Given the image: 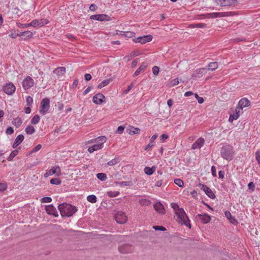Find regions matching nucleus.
<instances>
[{
  "instance_id": "obj_1",
  "label": "nucleus",
  "mask_w": 260,
  "mask_h": 260,
  "mask_svg": "<svg viewBox=\"0 0 260 260\" xmlns=\"http://www.w3.org/2000/svg\"><path fill=\"white\" fill-rule=\"evenodd\" d=\"M107 138L105 136H100L96 138L93 139L88 141L86 144H94L92 146L88 148V151L89 153H92L102 149L104 147V144L106 142Z\"/></svg>"
},
{
  "instance_id": "obj_2",
  "label": "nucleus",
  "mask_w": 260,
  "mask_h": 260,
  "mask_svg": "<svg viewBox=\"0 0 260 260\" xmlns=\"http://www.w3.org/2000/svg\"><path fill=\"white\" fill-rule=\"evenodd\" d=\"M58 209L62 217H70L77 211L75 206L67 203L59 205L58 206Z\"/></svg>"
},
{
  "instance_id": "obj_3",
  "label": "nucleus",
  "mask_w": 260,
  "mask_h": 260,
  "mask_svg": "<svg viewBox=\"0 0 260 260\" xmlns=\"http://www.w3.org/2000/svg\"><path fill=\"white\" fill-rule=\"evenodd\" d=\"M234 153L233 147L230 145H225L222 147L221 150V156L228 161L233 158Z\"/></svg>"
},
{
  "instance_id": "obj_4",
  "label": "nucleus",
  "mask_w": 260,
  "mask_h": 260,
  "mask_svg": "<svg viewBox=\"0 0 260 260\" xmlns=\"http://www.w3.org/2000/svg\"><path fill=\"white\" fill-rule=\"evenodd\" d=\"M175 214L177 217V220L179 223L184 224L189 228H191L190 220L183 209L178 210Z\"/></svg>"
},
{
  "instance_id": "obj_5",
  "label": "nucleus",
  "mask_w": 260,
  "mask_h": 260,
  "mask_svg": "<svg viewBox=\"0 0 260 260\" xmlns=\"http://www.w3.org/2000/svg\"><path fill=\"white\" fill-rule=\"evenodd\" d=\"M50 107V100L47 98L43 99L41 103L39 112L42 115H45Z\"/></svg>"
},
{
  "instance_id": "obj_6",
  "label": "nucleus",
  "mask_w": 260,
  "mask_h": 260,
  "mask_svg": "<svg viewBox=\"0 0 260 260\" xmlns=\"http://www.w3.org/2000/svg\"><path fill=\"white\" fill-rule=\"evenodd\" d=\"M217 5L221 7L235 6L238 4V0H215Z\"/></svg>"
},
{
  "instance_id": "obj_7",
  "label": "nucleus",
  "mask_w": 260,
  "mask_h": 260,
  "mask_svg": "<svg viewBox=\"0 0 260 260\" xmlns=\"http://www.w3.org/2000/svg\"><path fill=\"white\" fill-rule=\"evenodd\" d=\"M34 85V81L30 76H27L22 82L23 88L25 90H28L32 87Z\"/></svg>"
},
{
  "instance_id": "obj_8",
  "label": "nucleus",
  "mask_w": 260,
  "mask_h": 260,
  "mask_svg": "<svg viewBox=\"0 0 260 260\" xmlns=\"http://www.w3.org/2000/svg\"><path fill=\"white\" fill-rule=\"evenodd\" d=\"M115 219L117 223L122 224L126 222L127 217L123 212L118 211L115 214Z\"/></svg>"
},
{
  "instance_id": "obj_9",
  "label": "nucleus",
  "mask_w": 260,
  "mask_h": 260,
  "mask_svg": "<svg viewBox=\"0 0 260 260\" xmlns=\"http://www.w3.org/2000/svg\"><path fill=\"white\" fill-rule=\"evenodd\" d=\"M3 90L8 95H11L15 92L16 87L12 83L10 82L3 86Z\"/></svg>"
},
{
  "instance_id": "obj_10",
  "label": "nucleus",
  "mask_w": 260,
  "mask_h": 260,
  "mask_svg": "<svg viewBox=\"0 0 260 260\" xmlns=\"http://www.w3.org/2000/svg\"><path fill=\"white\" fill-rule=\"evenodd\" d=\"M152 40V36L151 35H147L135 38L133 39V41L135 43H140L142 44H144L147 42L151 41Z\"/></svg>"
},
{
  "instance_id": "obj_11",
  "label": "nucleus",
  "mask_w": 260,
  "mask_h": 260,
  "mask_svg": "<svg viewBox=\"0 0 260 260\" xmlns=\"http://www.w3.org/2000/svg\"><path fill=\"white\" fill-rule=\"evenodd\" d=\"M48 23L49 21L46 19H35L30 23V25L31 26L35 27L37 26L41 27Z\"/></svg>"
},
{
  "instance_id": "obj_12",
  "label": "nucleus",
  "mask_w": 260,
  "mask_h": 260,
  "mask_svg": "<svg viewBox=\"0 0 260 260\" xmlns=\"http://www.w3.org/2000/svg\"><path fill=\"white\" fill-rule=\"evenodd\" d=\"M235 12H214L213 13V18L231 17L236 15Z\"/></svg>"
},
{
  "instance_id": "obj_13",
  "label": "nucleus",
  "mask_w": 260,
  "mask_h": 260,
  "mask_svg": "<svg viewBox=\"0 0 260 260\" xmlns=\"http://www.w3.org/2000/svg\"><path fill=\"white\" fill-rule=\"evenodd\" d=\"M54 174H56L57 176H59L61 175V171L59 167L56 166L51 168L48 171L44 174V177L47 178Z\"/></svg>"
},
{
  "instance_id": "obj_14",
  "label": "nucleus",
  "mask_w": 260,
  "mask_h": 260,
  "mask_svg": "<svg viewBox=\"0 0 260 260\" xmlns=\"http://www.w3.org/2000/svg\"><path fill=\"white\" fill-rule=\"evenodd\" d=\"M250 103V102L249 100L247 98H243L239 101L236 107L238 108V109L242 111L244 108L249 106Z\"/></svg>"
},
{
  "instance_id": "obj_15",
  "label": "nucleus",
  "mask_w": 260,
  "mask_h": 260,
  "mask_svg": "<svg viewBox=\"0 0 260 260\" xmlns=\"http://www.w3.org/2000/svg\"><path fill=\"white\" fill-rule=\"evenodd\" d=\"M201 189L205 192L207 196L211 199L215 198V196L212 190L205 184L202 185Z\"/></svg>"
},
{
  "instance_id": "obj_16",
  "label": "nucleus",
  "mask_w": 260,
  "mask_h": 260,
  "mask_svg": "<svg viewBox=\"0 0 260 260\" xmlns=\"http://www.w3.org/2000/svg\"><path fill=\"white\" fill-rule=\"evenodd\" d=\"M45 210L48 214L52 215L55 217L58 216L56 209L52 205L46 206L45 207Z\"/></svg>"
},
{
  "instance_id": "obj_17",
  "label": "nucleus",
  "mask_w": 260,
  "mask_h": 260,
  "mask_svg": "<svg viewBox=\"0 0 260 260\" xmlns=\"http://www.w3.org/2000/svg\"><path fill=\"white\" fill-rule=\"evenodd\" d=\"M105 99V96L102 93H98L93 96L92 101L96 104H101Z\"/></svg>"
},
{
  "instance_id": "obj_18",
  "label": "nucleus",
  "mask_w": 260,
  "mask_h": 260,
  "mask_svg": "<svg viewBox=\"0 0 260 260\" xmlns=\"http://www.w3.org/2000/svg\"><path fill=\"white\" fill-rule=\"evenodd\" d=\"M133 250V249L132 247H131V246L128 244H125V245H122L119 248V251L121 253H130V252H132Z\"/></svg>"
},
{
  "instance_id": "obj_19",
  "label": "nucleus",
  "mask_w": 260,
  "mask_h": 260,
  "mask_svg": "<svg viewBox=\"0 0 260 260\" xmlns=\"http://www.w3.org/2000/svg\"><path fill=\"white\" fill-rule=\"evenodd\" d=\"M154 209L159 214H164L165 213V209L164 206L160 202H157L154 204Z\"/></svg>"
},
{
  "instance_id": "obj_20",
  "label": "nucleus",
  "mask_w": 260,
  "mask_h": 260,
  "mask_svg": "<svg viewBox=\"0 0 260 260\" xmlns=\"http://www.w3.org/2000/svg\"><path fill=\"white\" fill-rule=\"evenodd\" d=\"M204 144V139L200 138L192 145V149H196L201 148Z\"/></svg>"
},
{
  "instance_id": "obj_21",
  "label": "nucleus",
  "mask_w": 260,
  "mask_h": 260,
  "mask_svg": "<svg viewBox=\"0 0 260 260\" xmlns=\"http://www.w3.org/2000/svg\"><path fill=\"white\" fill-rule=\"evenodd\" d=\"M148 66V63L146 62H143L141 63L139 68L136 71L134 74V76H137L140 74L142 72L145 71Z\"/></svg>"
},
{
  "instance_id": "obj_22",
  "label": "nucleus",
  "mask_w": 260,
  "mask_h": 260,
  "mask_svg": "<svg viewBox=\"0 0 260 260\" xmlns=\"http://www.w3.org/2000/svg\"><path fill=\"white\" fill-rule=\"evenodd\" d=\"M157 137L158 135L157 134H154L152 136L150 140V142L147 146H146L145 148V150L149 151L150 149L154 145V141L157 139Z\"/></svg>"
},
{
  "instance_id": "obj_23",
  "label": "nucleus",
  "mask_w": 260,
  "mask_h": 260,
  "mask_svg": "<svg viewBox=\"0 0 260 260\" xmlns=\"http://www.w3.org/2000/svg\"><path fill=\"white\" fill-rule=\"evenodd\" d=\"M126 132L131 135H134L135 134H139L140 133V129L138 127H135L134 126H129L126 129Z\"/></svg>"
},
{
  "instance_id": "obj_24",
  "label": "nucleus",
  "mask_w": 260,
  "mask_h": 260,
  "mask_svg": "<svg viewBox=\"0 0 260 260\" xmlns=\"http://www.w3.org/2000/svg\"><path fill=\"white\" fill-rule=\"evenodd\" d=\"M107 15L105 14H96L91 15L90 17L91 19H95L99 21H104L106 20Z\"/></svg>"
},
{
  "instance_id": "obj_25",
  "label": "nucleus",
  "mask_w": 260,
  "mask_h": 260,
  "mask_svg": "<svg viewBox=\"0 0 260 260\" xmlns=\"http://www.w3.org/2000/svg\"><path fill=\"white\" fill-rule=\"evenodd\" d=\"M24 140V136L22 135H18L15 140L13 144V148L17 147Z\"/></svg>"
},
{
  "instance_id": "obj_26",
  "label": "nucleus",
  "mask_w": 260,
  "mask_h": 260,
  "mask_svg": "<svg viewBox=\"0 0 260 260\" xmlns=\"http://www.w3.org/2000/svg\"><path fill=\"white\" fill-rule=\"evenodd\" d=\"M198 216L200 217V219L202 220V221L204 223H209L211 220V217L207 214H205L204 215L199 214Z\"/></svg>"
},
{
  "instance_id": "obj_27",
  "label": "nucleus",
  "mask_w": 260,
  "mask_h": 260,
  "mask_svg": "<svg viewBox=\"0 0 260 260\" xmlns=\"http://www.w3.org/2000/svg\"><path fill=\"white\" fill-rule=\"evenodd\" d=\"M33 34L30 31H25L24 32H21V37H24V38H22V40H26L27 39H30L32 37Z\"/></svg>"
},
{
  "instance_id": "obj_28",
  "label": "nucleus",
  "mask_w": 260,
  "mask_h": 260,
  "mask_svg": "<svg viewBox=\"0 0 260 260\" xmlns=\"http://www.w3.org/2000/svg\"><path fill=\"white\" fill-rule=\"evenodd\" d=\"M224 214L225 217L229 220L230 222L234 224H236L237 223V221L236 220V219L232 217L231 213L230 212L228 211H226L224 212Z\"/></svg>"
},
{
  "instance_id": "obj_29",
  "label": "nucleus",
  "mask_w": 260,
  "mask_h": 260,
  "mask_svg": "<svg viewBox=\"0 0 260 260\" xmlns=\"http://www.w3.org/2000/svg\"><path fill=\"white\" fill-rule=\"evenodd\" d=\"M10 34L9 36L13 39H15L17 37H21V32L19 33L18 30L11 29L10 30Z\"/></svg>"
},
{
  "instance_id": "obj_30",
  "label": "nucleus",
  "mask_w": 260,
  "mask_h": 260,
  "mask_svg": "<svg viewBox=\"0 0 260 260\" xmlns=\"http://www.w3.org/2000/svg\"><path fill=\"white\" fill-rule=\"evenodd\" d=\"M112 81V80L111 78L103 80L98 85V88L101 89L103 88L104 87L108 85Z\"/></svg>"
},
{
  "instance_id": "obj_31",
  "label": "nucleus",
  "mask_w": 260,
  "mask_h": 260,
  "mask_svg": "<svg viewBox=\"0 0 260 260\" xmlns=\"http://www.w3.org/2000/svg\"><path fill=\"white\" fill-rule=\"evenodd\" d=\"M22 123L21 119L19 117H17L13 119L12 124L15 125L17 128L19 127Z\"/></svg>"
},
{
  "instance_id": "obj_32",
  "label": "nucleus",
  "mask_w": 260,
  "mask_h": 260,
  "mask_svg": "<svg viewBox=\"0 0 260 260\" xmlns=\"http://www.w3.org/2000/svg\"><path fill=\"white\" fill-rule=\"evenodd\" d=\"M144 171L145 174H146L147 175H151L155 171V167H152L151 168H150L148 167H146L144 168Z\"/></svg>"
},
{
  "instance_id": "obj_33",
  "label": "nucleus",
  "mask_w": 260,
  "mask_h": 260,
  "mask_svg": "<svg viewBox=\"0 0 260 260\" xmlns=\"http://www.w3.org/2000/svg\"><path fill=\"white\" fill-rule=\"evenodd\" d=\"M121 35L127 38H131L135 37V33L134 31H124L122 32Z\"/></svg>"
},
{
  "instance_id": "obj_34",
  "label": "nucleus",
  "mask_w": 260,
  "mask_h": 260,
  "mask_svg": "<svg viewBox=\"0 0 260 260\" xmlns=\"http://www.w3.org/2000/svg\"><path fill=\"white\" fill-rule=\"evenodd\" d=\"M25 131L26 134L28 135H31L35 132V129L32 125H28L25 129Z\"/></svg>"
},
{
  "instance_id": "obj_35",
  "label": "nucleus",
  "mask_w": 260,
  "mask_h": 260,
  "mask_svg": "<svg viewBox=\"0 0 260 260\" xmlns=\"http://www.w3.org/2000/svg\"><path fill=\"white\" fill-rule=\"evenodd\" d=\"M208 67H209V69H208L209 70L213 71L218 68V63L217 62H210L208 64Z\"/></svg>"
},
{
  "instance_id": "obj_36",
  "label": "nucleus",
  "mask_w": 260,
  "mask_h": 260,
  "mask_svg": "<svg viewBox=\"0 0 260 260\" xmlns=\"http://www.w3.org/2000/svg\"><path fill=\"white\" fill-rule=\"evenodd\" d=\"M87 200L89 202L91 203H95L97 201L96 196L93 194L88 196Z\"/></svg>"
},
{
  "instance_id": "obj_37",
  "label": "nucleus",
  "mask_w": 260,
  "mask_h": 260,
  "mask_svg": "<svg viewBox=\"0 0 260 260\" xmlns=\"http://www.w3.org/2000/svg\"><path fill=\"white\" fill-rule=\"evenodd\" d=\"M242 113V111L238 109V108L236 107L235 111L233 112V114H232L234 117H236V119H238L240 116V114Z\"/></svg>"
},
{
  "instance_id": "obj_38",
  "label": "nucleus",
  "mask_w": 260,
  "mask_h": 260,
  "mask_svg": "<svg viewBox=\"0 0 260 260\" xmlns=\"http://www.w3.org/2000/svg\"><path fill=\"white\" fill-rule=\"evenodd\" d=\"M139 203L143 206H148L150 204V201L147 199H141Z\"/></svg>"
},
{
  "instance_id": "obj_39",
  "label": "nucleus",
  "mask_w": 260,
  "mask_h": 260,
  "mask_svg": "<svg viewBox=\"0 0 260 260\" xmlns=\"http://www.w3.org/2000/svg\"><path fill=\"white\" fill-rule=\"evenodd\" d=\"M120 161L118 158H114V159L109 161L107 163L108 166H112L116 164H117Z\"/></svg>"
},
{
  "instance_id": "obj_40",
  "label": "nucleus",
  "mask_w": 260,
  "mask_h": 260,
  "mask_svg": "<svg viewBox=\"0 0 260 260\" xmlns=\"http://www.w3.org/2000/svg\"><path fill=\"white\" fill-rule=\"evenodd\" d=\"M18 151L17 150L13 151L7 159L8 161H12L13 159L18 154Z\"/></svg>"
},
{
  "instance_id": "obj_41",
  "label": "nucleus",
  "mask_w": 260,
  "mask_h": 260,
  "mask_svg": "<svg viewBox=\"0 0 260 260\" xmlns=\"http://www.w3.org/2000/svg\"><path fill=\"white\" fill-rule=\"evenodd\" d=\"M96 177L101 181H105L107 178L106 174L102 173L97 174Z\"/></svg>"
},
{
  "instance_id": "obj_42",
  "label": "nucleus",
  "mask_w": 260,
  "mask_h": 260,
  "mask_svg": "<svg viewBox=\"0 0 260 260\" xmlns=\"http://www.w3.org/2000/svg\"><path fill=\"white\" fill-rule=\"evenodd\" d=\"M40 120V116L38 115L34 116L31 120V123L33 124H37Z\"/></svg>"
},
{
  "instance_id": "obj_43",
  "label": "nucleus",
  "mask_w": 260,
  "mask_h": 260,
  "mask_svg": "<svg viewBox=\"0 0 260 260\" xmlns=\"http://www.w3.org/2000/svg\"><path fill=\"white\" fill-rule=\"evenodd\" d=\"M206 24L203 23H199L197 24H192L191 25V27L192 28H205L206 27Z\"/></svg>"
},
{
  "instance_id": "obj_44",
  "label": "nucleus",
  "mask_w": 260,
  "mask_h": 260,
  "mask_svg": "<svg viewBox=\"0 0 260 260\" xmlns=\"http://www.w3.org/2000/svg\"><path fill=\"white\" fill-rule=\"evenodd\" d=\"M174 183L180 187H183L184 186V182L180 179H175Z\"/></svg>"
},
{
  "instance_id": "obj_45",
  "label": "nucleus",
  "mask_w": 260,
  "mask_h": 260,
  "mask_svg": "<svg viewBox=\"0 0 260 260\" xmlns=\"http://www.w3.org/2000/svg\"><path fill=\"white\" fill-rule=\"evenodd\" d=\"M179 83V79L178 78H175L172 80H171L170 82V87H173L177 85H178Z\"/></svg>"
},
{
  "instance_id": "obj_46",
  "label": "nucleus",
  "mask_w": 260,
  "mask_h": 260,
  "mask_svg": "<svg viewBox=\"0 0 260 260\" xmlns=\"http://www.w3.org/2000/svg\"><path fill=\"white\" fill-rule=\"evenodd\" d=\"M61 181L58 178H52L50 180V183L52 184L59 185L61 184Z\"/></svg>"
},
{
  "instance_id": "obj_47",
  "label": "nucleus",
  "mask_w": 260,
  "mask_h": 260,
  "mask_svg": "<svg viewBox=\"0 0 260 260\" xmlns=\"http://www.w3.org/2000/svg\"><path fill=\"white\" fill-rule=\"evenodd\" d=\"M17 26L19 27V28H25L28 26H31L29 23H17Z\"/></svg>"
},
{
  "instance_id": "obj_48",
  "label": "nucleus",
  "mask_w": 260,
  "mask_h": 260,
  "mask_svg": "<svg viewBox=\"0 0 260 260\" xmlns=\"http://www.w3.org/2000/svg\"><path fill=\"white\" fill-rule=\"evenodd\" d=\"M26 105L28 106H30L33 103V99L30 96H28L26 99Z\"/></svg>"
},
{
  "instance_id": "obj_49",
  "label": "nucleus",
  "mask_w": 260,
  "mask_h": 260,
  "mask_svg": "<svg viewBox=\"0 0 260 260\" xmlns=\"http://www.w3.org/2000/svg\"><path fill=\"white\" fill-rule=\"evenodd\" d=\"M194 96H195V98L198 100L199 103L202 104L204 103V100L202 97L199 96L197 93H195Z\"/></svg>"
},
{
  "instance_id": "obj_50",
  "label": "nucleus",
  "mask_w": 260,
  "mask_h": 260,
  "mask_svg": "<svg viewBox=\"0 0 260 260\" xmlns=\"http://www.w3.org/2000/svg\"><path fill=\"white\" fill-rule=\"evenodd\" d=\"M159 68L157 66H154L152 68V72L154 75H157L159 73Z\"/></svg>"
},
{
  "instance_id": "obj_51",
  "label": "nucleus",
  "mask_w": 260,
  "mask_h": 260,
  "mask_svg": "<svg viewBox=\"0 0 260 260\" xmlns=\"http://www.w3.org/2000/svg\"><path fill=\"white\" fill-rule=\"evenodd\" d=\"M41 200L43 203H50L52 201V199L50 197H46L43 198Z\"/></svg>"
},
{
  "instance_id": "obj_52",
  "label": "nucleus",
  "mask_w": 260,
  "mask_h": 260,
  "mask_svg": "<svg viewBox=\"0 0 260 260\" xmlns=\"http://www.w3.org/2000/svg\"><path fill=\"white\" fill-rule=\"evenodd\" d=\"M172 207L175 210V213H176L178 210H181L182 208H179L178 205L176 203H172L171 204Z\"/></svg>"
},
{
  "instance_id": "obj_53",
  "label": "nucleus",
  "mask_w": 260,
  "mask_h": 260,
  "mask_svg": "<svg viewBox=\"0 0 260 260\" xmlns=\"http://www.w3.org/2000/svg\"><path fill=\"white\" fill-rule=\"evenodd\" d=\"M119 192L118 191H109L108 192V195L111 197H115L119 194Z\"/></svg>"
},
{
  "instance_id": "obj_54",
  "label": "nucleus",
  "mask_w": 260,
  "mask_h": 260,
  "mask_svg": "<svg viewBox=\"0 0 260 260\" xmlns=\"http://www.w3.org/2000/svg\"><path fill=\"white\" fill-rule=\"evenodd\" d=\"M14 133V129L13 127L10 126L8 127L6 131V133L7 135H11Z\"/></svg>"
},
{
  "instance_id": "obj_55",
  "label": "nucleus",
  "mask_w": 260,
  "mask_h": 260,
  "mask_svg": "<svg viewBox=\"0 0 260 260\" xmlns=\"http://www.w3.org/2000/svg\"><path fill=\"white\" fill-rule=\"evenodd\" d=\"M7 188V185L6 183H0V191L5 190Z\"/></svg>"
},
{
  "instance_id": "obj_56",
  "label": "nucleus",
  "mask_w": 260,
  "mask_h": 260,
  "mask_svg": "<svg viewBox=\"0 0 260 260\" xmlns=\"http://www.w3.org/2000/svg\"><path fill=\"white\" fill-rule=\"evenodd\" d=\"M124 129V127L120 125L118 127L117 129V133L119 134H121L122 133H123Z\"/></svg>"
},
{
  "instance_id": "obj_57",
  "label": "nucleus",
  "mask_w": 260,
  "mask_h": 260,
  "mask_svg": "<svg viewBox=\"0 0 260 260\" xmlns=\"http://www.w3.org/2000/svg\"><path fill=\"white\" fill-rule=\"evenodd\" d=\"M204 70H205V68H201V69H197L195 71V73L196 74H199V75H203L204 74V72L203 71H204Z\"/></svg>"
},
{
  "instance_id": "obj_58",
  "label": "nucleus",
  "mask_w": 260,
  "mask_h": 260,
  "mask_svg": "<svg viewBox=\"0 0 260 260\" xmlns=\"http://www.w3.org/2000/svg\"><path fill=\"white\" fill-rule=\"evenodd\" d=\"M153 228L155 230H159V231H164L166 230L165 228L162 226H154Z\"/></svg>"
},
{
  "instance_id": "obj_59",
  "label": "nucleus",
  "mask_w": 260,
  "mask_h": 260,
  "mask_svg": "<svg viewBox=\"0 0 260 260\" xmlns=\"http://www.w3.org/2000/svg\"><path fill=\"white\" fill-rule=\"evenodd\" d=\"M255 157L257 162L260 161V149L256 151L255 153Z\"/></svg>"
},
{
  "instance_id": "obj_60",
  "label": "nucleus",
  "mask_w": 260,
  "mask_h": 260,
  "mask_svg": "<svg viewBox=\"0 0 260 260\" xmlns=\"http://www.w3.org/2000/svg\"><path fill=\"white\" fill-rule=\"evenodd\" d=\"M139 55V52L137 50L134 51L132 52L130 54L131 57H133L135 56H137Z\"/></svg>"
},
{
  "instance_id": "obj_61",
  "label": "nucleus",
  "mask_w": 260,
  "mask_h": 260,
  "mask_svg": "<svg viewBox=\"0 0 260 260\" xmlns=\"http://www.w3.org/2000/svg\"><path fill=\"white\" fill-rule=\"evenodd\" d=\"M248 186L249 189L252 190V191L254 190L255 188V185L252 182H249L248 184Z\"/></svg>"
},
{
  "instance_id": "obj_62",
  "label": "nucleus",
  "mask_w": 260,
  "mask_h": 260,
  "mask_svg": "<svg viewBox=\"0 0 260 260\" xmlns=\"http://www.w3.org/2000/svg\"><path fill=\"white\" fill-rule=\"evenodd\" d=\"M42 145L41 144L37 145L32 150V152H37L41 149Z\"/></svg>"
},
{
  "instance_id": "obj_63",
  "label": "nucleus",
  "mask_w": 260,
  "mask_h": 260,
  "mask_svg": "<svg viewBox=\"0 0 260 260\" xmlns=\"http://www.w3.org/2000/svg\"><path fill=\"white\" fill-rule=\"evenodd\" d=\"M14 12H15L18 16L21 14V11L18 8H14Z\"/></svg>"
},
{
  "instance_id": "obj_64",
  "label": "nucleus",
  "mask_w": 260,
  "mask_h": 260,
  "mask_svg": "<svg viewBox=\"0 0 260 260\" xmlns=\"http://www.w3.org/2000/svg\"><path fill=\"white\" fill-rule=\"evenodd\" d=\"M138 62V59H136L132 61V62L131 67H132V68H134V67H135L137 66V64Z\"/></svg>"
}]
</instances>
